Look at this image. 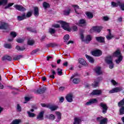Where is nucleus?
Instances as JSON below:
<instances>
[{
    "label": "nucleus",
    "mask_w": 124,
    "mask_h": 124,
    "mask_svg": "<svg viewBox=\"0 0 124 124\" xmlns=\"http://www.w3.org/2000/svg\"><path fill=\"white\" fill-rule=\"evenodd\" d=\"M113 57H117V58H118V59L115 60V62L118 64L123 61V56H122L121 51L119 48L113 53Z\"/></svg>",
    "instance_id": "nucleus-1"
},
{
    "label": "nucleus",
    "mask_w": 124,
    "mask_h": 124,
    "mask_svg": "<svg viewBox=\"0 0 124 124\" xmlns=\"http://www.w3.org/2000/svg\"><path fill=\"white\" fill-rule=\"evenodd\" d=\"M58 23L61 24L62 27V29L65 30V31H70V29H69V25L68 24V23L62 21H59Z\"/></svg>",
    "instance_id": "nucleus-2"
},
{
    "label": "nucleus",
    "mask_w": 124,
    "mask_h": 124,
    "mask_svg": "<svg viewBox=\"0 0 124 124\" xmlns=\"http://www.w3.org/2000/svg\"><path fill=\"white\" fill-rule=\"evenodd\" d=\"M100 107H101L103 114H106L107 113V110H108V106L106 103L104 102H101L99 104Z\"/></svg>",
    "instance_id": "nucleus-3"
},
{
    "label": "nucleus",
    "mask_w": 124,
    "mask_h": 124,
    "mask_svg": "<svg viewBox=\"0 0 124 124\" xmlns=\"http://www.w3.org/2000/svg\"><path fill=\"white\" fill-rule=\"evenodd\" d=\"M78 26H79L80 27H85L87 26V22L86 20L84 19H80L78 23H76Z\"/></svg>",
    "instance_id": "nucleus-4"
},
{
    "label": "nucleus",
    "mask_w": 124,
    "mask_h": 124,
    "mask_svg": "<svg viewBox=\"0 0 124 124\" xmlns=\"http://www.w3.org/2000/svg\"><path fill=\"white\" fill-rule=\"evenodd\" d=\"M92 54L93 56H94V57H99L102 55V52L99 49H97L92 51Z\"/></svg>",
    "instance_id": "nucleus-5"
},
{
    "label": "nucleus",
    "mask_w": 124,
    "mask_h": 124,
    "mask_svg": "<svg viewBox=\"0 0 124 124\" xmlns=\"http://www.w3.org/2000/svg\"><path fill=\"white\" fill-rule=\"evenodd\" d=\"M14 7L16 9V10H18V11H26V9L25 7H23L22 5H15Z\"/></svg>",
    "instance_id": "nucleus-6"
},
{
    "label": "nucleus",
    "mask_w": 124,
    "mask_h": 124,
    "mask_svg": "<svg viewBox=\"0 0 124 124\" xmlns=\"http://www.w3.org/2000/svg\"><path fill=\"white\" fill-rule=\"evenodd\" d=\"M46 90H47L46 87L40 88L36 90V93L39 94H42V93H44L46 92Z\"/></svg>",
    "instance_id": "nucleus-7"
},
{
    "label": "nucleus",
    "mask_w": 124,
    "mask_h": 124,
    "mask_svg": "<svg viewBox=\"0 0 124 124\" xmlns=\"http://www.w3.org/2000/svg\"><path fill=\"white\" fill-rule=\"evenodd\" d=\"M123 90V88L122 87H116L113 89H112L111 90H110L109 93H119V92H121Z\"/></svg>",
    "instance_id": "nucleus-8"
},
{
    "label": "nucleus",
    "mask_w": 124,
    "mask_h": 124,
    "mask_svg": "<svg viewBox=\"0 0 124 124\" xmlns=\"http://www.w3.org/2000/svg\"><path fill=\"white\" fill-rule=\"evenodd\" d=\"M38 121H43L44 120V111L40 112L37 116Z\"/></svg>",
    "instance_id": "nucleus-9"
},
{
    "label": "nucleus",
    "mask_w": 124,
    "mask_h": 124,
    "mask_svg": "<svg viewBox=\"0 0 124 124\" xmlns=\"http://www.w3.org/2000/svg\"><path fill=\"white\" fill-rule=\"evenodd\" d=\"M73 95L71 93L68 94L66 97L65 99L68 101V102H72L73 101Z\"/></svg>",
    "instance_id": "nucleus-10"
},
{
    "label": "nucleus",
    "mask_w": 124,
    "mask_h": 124,
    "mask_svg": "<svg viewBox=\"0 0 124 124\" xmlns=\"http://www.w3.org/2000/svg\"><path fill=\"white\" fill-rule=\"evenodd\" d=\"M98 101L96 99H91L88 102L86 103V105L90 106L92 104H94V103H97Z\"/></svg>",
    "instance_id": "nucleus-11"
},
{
    "label": "nucleus",
    "mask_w": 124,
    "mask_h": 124,
    "mask_svg": "<svg viewBox=\"0 0 124 124\" xmlns=\"http://www.w3.org/2000/svg\"><path fill=\"white\" fill-rule=\"evenodd\" d=\"M102 93V91L101 90H94L91 93V94L92 95H100Z\"/></svg>",
    "instance_id": "nucleus-12"
},
{
    "label": "nucleus",
    "mask_w": 124,
    "mask_h": 124,
    "mask_svg": "<svg viewBox=\"0 0 124 124\" xmlns=\"http://www.w3.org/2000/svg\"><path fill=\"white\" fill-rule=\"evenodd\" d=\"M8 27H9L8 24L5 23V22H2L0 24V30H6Z\"/></svg>",
    "instance_id": "nucleus-13"
},
{
    "label": "nucleus",
    "mask_w": 124,
    "mask_h": 124,
    "mask_svg": "<svg viewBox=\"0 0 124 124\" xmlns=\"http://www.w3.org/2000/svg\"><path fill=\"white\" fill-rule=\"evenodd\" d=\"M92 30L95 32L99 33L101 31V30H102V27L99 26H94L92 28Z\"/></svg>",
    "instance_id": "nucleus-14"
},
{
    "label": "nucleus",
    "mask_w": 124,
    "mask_h": 124,
    "mask_svg": "<svg viewBox=\"0 0 124 124\" xmlns=\"http://www.w3.org/2000/svg\"><path fill=\"white\" fill-rule=\"evenodd\" d=\"M105 62L108 64H110V63H112L113 62V59L112 56H108L105 58Z\"/></svg>",
    "instance_id": "nucleus-15"
},
{
    "label": "nucleus",
    "mask_w": 124,
    "mask_h": 124,
    "mask_svg": "<svg viewBox=\"0 0 124 124\" xmlns=\"http://www.w3.org/2000/svg\"><path fill=\"white\" fill-rule=\"evenodd\" d=\"M95 39L98 42H100V43H104V42H105L104 37L102 36L95 37Z\"/></svg>",
    "instance_id": "nucleus-16"
},
{
    "label": "nucleus",
    "mask_w": 124,
    "mask_h": 124,
    "mask_svg": "<svg viewBox=\"0 0 124 124\" xmlns=\"http://www.w3.org/2000/svg\"><path fill=\"white\" fill-rule=\"evenodd\" d=\"M47 108H48V109H50L51 111H56V110H57V109L59 108V107L56 105H49L47 107Z\"/></svg>",
    "instance_id": "nucleus-17"
},
{
    "label": "nucleus",
    "mask_w": 124,
    "mask_h": 124,
    "mask_svg": "<svg viewBox=\"0 0 124 124\" xmlns=\"http://www.w3.org/2000/svg\"><path fill=\"white\" fill-rule=\"evenodd\" d=\"M1 60L2 61H5L7 60V61L10 62L12 61V57L9 55H5L2 58Z\"/></svg>",
    "instance_id": "nucleus-18"
},
{
    "label": "nucleus",
    "mask_w": 124,
    "mask_h": 124,
    "mask_svg": "<svg viewBox=\"0 0 124 124\" xmlns=\"http://www.w3.org/2000/svg\"><path fill=\"white\" fill-rule=\"evenodd\" d=\"M34 16L35 17H38V15H39V10L38 9V7H34Z\"/></svg>",
    "instance_id": "nucleus-19"
},
{
    "label": "nucleus",
    "mask_w": 124,
    "mask_h": 124,
    "mask_svg": "<svg viewBox=\"0 0 124 124\" xmlns=\"http://www.w3.org/2000/svg\"><path fill=\"white\" fill-rule=\"evenodd\" d=\"M108 31L109 32L108 34L106 36V38L108 39V40H110L114 37V36H113L112 34H111V31L110 30V29L108 30Z\"/></svg>",
    "instance_id": "nucleus-20"
},
{
    "label": "nucleus",
    "mask_w": 124,
    "mask_h": 124,
    "mask_svg": "<svg viewBox=\"0 0 124 124\" xmlns=\"http://www.w3.org/2000/svg\"><path fill=\"white\" fill-rule=\"evenodd\" d=\"M18 21H22L23 20H25L26 19V14H22V16H17Z\"/></svg>",
    "instance_id": "nucleus-21"
},
{
    "label": "nucleus",
    "mask_w": 124,
    "mask_h": 124,
    "mask_svg": "<svg viewBox=\"0 0 124 124\" xmlns=\"http://www.w3.org/2000/svg\"><path fill=\"white\" fill-rule=\"evenodd\" d=\"M82 120L79 118L76 117L74 118V122L73 124H81Z\"/></svg>",
    "instance_id": "nucleus-22"
},
{
    "label": "nucleus",
    "mask_w": 124,
    "mask_h": 124,
    "mask_svg": "<svg viewBox=\"0 0 124 124\" xmlns=\"http://www.w3.org/2000/svg\"><path fill=\"white\" fill-rule=\"evenodd\" d=\"M95 71L98 75H100V74H102V71H101V68L100 67H98L95 68Z\"/></svg>",
    "instance_id": "nucleus-23"
},
{
    "label": "nucleus",
    "mask_w": 124,
    "mask_h": 124,
    "mask_svg": "<svg viewBox=\"0 0 124 124\" xmlns=\"http://www.w3.org/2000/svg\"><path fill=\"white\" fill-rule=\"evenodd\" d=\"M22 123L21 119H15L10 124H19Z\"/></svg>",
    "instance_id": "nucleus-24"
},
{
    "label": "nucleus",
    "mask_w": 124,
    "mask_h": 124,
    "mask_svg": "<svg viewBox=\"0 0 124 124\" xmlns=\"http://www.w3.org/2000/svg\"><path fill=\"white\" fill-rule=\"evenodd\" d=\"M78 62H79V63H80V64H82V65H86V64H87V62H86L85 60L82 58H79L78 59Z\"/></svg>",
    "instance_id": "nucleus-25"
},
{
    "label": "nucleus",
    "mask_w": 124,
    "mask_h": 124,
    "mask_svg": "<svg viewBox=\"0 0 124 124\" xmlns=\"http://www.w3.org/2000/svg\"><path fill=\"white\" fill-rule=\"evenodd\" d=\"M86 58L88 59V61L90 62L93 63L94 62V60H93V58L92 57L86 54L85 55Z\"/></svg>",
    "instance_id": "nucleus-26"
},
{
    "label": "nucleus",
    "mask_w": 124,
    "mask_h": 124,
    "mask_svg": "<svg viewBox=\"0 0 124 124\" xmlns=\"http://www.w3.org/2000/svg\"><path fill=\"white\" fill-rule=\"evenodd\" d=\"M120 2V1H117V3L113 1L111 2L112 7H118V6H119Z\"/></svg>",
    "instance_id": "nucleus-27"
},
{
    "label": "nucleus",
    "mask_w": 124,
    "mask_h": 124,
    "mask_svg": "<svg viewBox=\"0 0 124 124\" xmlns=\"http://www.w3.org/2000/svg\"><path fill=\"white\" fill-rule=\"evenodd\" d=\"M51 72L52 75L49 76V78H52V79H55V75H56V71L53 69H51Z\"/></svg>",
    "instance_id": "nucleus-28"
},
{
    "label": "nucleus",
    "mask_w": 124,
    "mask_h": 124,
    "mask_svg": "<svg viewBox=\"0 0 124 124\" xmlns=\"http://www.w3.org/2000/svg\"><path fill=\"white\" fill-rule=\"evenodd\" d=\"M55 114L57 116V118H58V122H60V120L62 118V113L61 112H60L59 111H56Z\"/></svg>",
    "instance_id": "nucleus-29"
},
{
    "label": "nucleus",
    "mask_w": 124,
    "mask_h": 124,
    "mask_svg": "<svg viewBox=\"0 0 124 124\" xmlns=\"http://www.w3.org/2000/svg\"><path fill=\"white\" fill-rule=\"evenodd\" d=\"M86 14L88 19H92V18H93V13L88 12L86 13Z\"/></svg>",
    "instance_id": "nucleus-30"
},
{
    "label": "nucleus",
    "mask_w": 124,
    "mask_h": 124,
    "mask_svg": "<svg viewBox=\"0 0 124 124\" xmlns=\"http://www.w3.org/2000/svg\"><path fill=\"white\" fill-rule=\"evenodd\" d=\"M91 40H92V36H91L90 35H88L86 36L85 42L87 44L90 43V42L91 41Z\"/></svg>",
    "instance_id": "nucleus-31"
},
{
    "label": "nucleus",
    "mask_w": 124,
    "mask_h": 124,
    "mask_svg": "<svg viewBox=\"0 0 124 124\" xmlns=\"http://www.w3.org/2000/svg\"><path fill=\"white\" fill-rule=\"evenodd\" d=\"M26 30L29 31H31V32H34V33H36V30L35 29H32L31 27H27L26 28Z\"/></svg>",
    "instance_id": "nucleus-32"
},
{
    "label": "nucleus",
    "mask_w": 124,
    "mask_h": 124,
    "mask_svg": "<svg viewBox=\"0 0 124 124\" xmlns=\"http://www.w3.org/2000/svg\"><path fill=\"white\" fill-rule=\"evenodd\" d=\"M118 105L119 107H124V98L123 99L121 100L120 102H118Z\"/></svg>",
    "instance_id": "nucleus-33"
},
{
    "label": "nucleus",
    "mask_w": 124,
    "mask_h": 124,
    "mask_svg": "<svg viewBox=\"0 0 124 124\" xmlns=\"http://www.w3.org/2000/svg\"><path fill=\"white\" fill-rule=\"evenodd\" d=\"M7 2V0H0V5H6Z\"/></svg>",
    "instance_id": "nucleus-34"
},
{
    "label": "nucleus",
    "mask_w": 124,
    "mask_h": 124,
    "mask_svg": "<svg viewBox=\"0 0 124 124\" xmlns=\"http://www.w3.org/2000/svg\"><path fill=\"white\" fill-rule=\"evenodd\" d=\"M107 122H108L107 118H105L100 120V124H107Z\"/></svg>",
    "instance_id": "nucleus-35"
},
{
    "label": "nucleus",
    "mask_w": 124,
    "mask_h": 124,
    "mask_svg": "<svg viewBox=\"0 0 124 124\" xmlns=\"http://www.w3.org/2000/svg\"><path fill=\"white\" fill-rule=\"evenodd\" d=\"M28 45H31V46H32V45L34 44V40L29 39L28 40Z\"/></svg>",
    "instance_id": "nucleus-36"
},
{
    "label": "nucleus",
    "mask_w": 124,
    "mask_h": 124,
    "mask_svg": "<svg viewBox=\"0 0 124 124\" xmlns=\"http://www.w3.org/2000/svg\"><path fill=\"white\" fill-rule=\"evenodd\" d=\"M27 114H28V116L30 118H34V117H35V114L31 112V111H28Z\"/></svg>",
    "instance_id": "nucleus-37"
},
{
    "label": "nucleus",
    "mask_w": 124,
    "mask_h": 124,
    "mask_svg": "<svg viewBox=\"0 0 124 124\" xmlns=\"http://www.w3.org/2000/svg\"><path fill=\"white\" fill-rule=\"evenodd\" d=\"M99 78H97V81H94L93 83L92 84L93 87L95 88V87H98V84L99 83V81H98Z\"/></svg>",
    "instance_id": "nucleus-38"
},
{
    "label": "nucleus",
    "mask_w": 124,
    "mask_h": 124,
    "mask_svg": "<svg viewBox=\"0 0 124 124\" xmlns=\"http://www.w3.org/2000/svg\"><path fill=\"white\" fill-rule=\"evenodd\" d=\"M73 7L75 8V11L77 14H79V13L77 11V9H79V6L78 5H73Z\"/></svg>",
    "instance_id": "nucleus-39"
},
{
    "label": "nucleus",
    "mask_w": 124,
    "mask_h": 124,
    "mask_svg": "<svg viewBox=\"0 0 124 124\" xmlns=\"http://www.w3.org/2000/svg\"><path fill=\"white\" fill-rule=\"evenodd\" d=\"M57 70L58 71V75H59V76H62V70L60 68H58Z\"/></svg>",
    "instance_id": "nucleus-40"
},
{
    "label": "nucleus",
    "mask_w": 124,
    "mask_h": 124,
    "mask_svg": "<svg viewBox=\"0 0 124 124\" xmlns=\"http://www.w3.org/2000/svg\"><path fill=\"white\" fill-rule=\"evenodd\" d=\"M43 7H44L45 9H46V8H49V7H50V5L46 2H44L43 3Z\"/></svg>",
    "instance_id": "nucleus-41"
},
{
    "label": "nucleus",
    "mask_w": 124,
    "mask_h": 124,
    "mask_svg": "<svg viewBox=\"0 0 124 124\" xmlns=\"http://www.w3.org/2000/svg\"><path fill=\"white\" fill-rule=\"evenodd\" d=\"M16 50H17V51H24V50H25V47H21L20 46H17L16 47Z\"/></svg>",
    "instance_id": "nucleus-42"
},
{
    "label": "nucleus",
    "mask_w": 124,
    "mask_h": 124,
    "mask_svg": "<svg viewBox=\"0 0 124 124\" xmlns=\"http://www.w3.org/2000/svg\"><path fill=\"white\" fill-rule=\"evenodd\" d=\"M55 115H54L53 114H51L48 116V119L51 120V121L55 120Z\"/></svg>",
    "instance_id": "nucleus-43"
},
{
    "label": "nucleus",
    "mask_w": 124,
    "mask_h": 124,
    "mask_svg": "<svg viewBox=\"0 0 124 124\" xmlns=\"http://www.w3.org/2000/svg\"><path fill=\"white\" fill-rule=\"evenodd\" d=\"M32 15V13L31 12H28L27 15H25V18H30V17H31V15Z\"/></svg>",
    "instance_id": "nucleus-44"
},
{
    "label": "nucleus",
    "mask_w": 124,
    "mask_h": 124,
    "mask_svg": "<svg viewBox=\"0 0 124 124\" xmlns=\"http://www.w3.org/2000/svg\"><path fill=\"white\" fill-rule=\"evenodd\" d=\"M49 32L50 33V34H53L56 32V30L53 29V28H49Z\"/></svg>",
    "instance_id": "nucleus-45"
},
{
    "label": "nucleus",
    "mask_w": 124,
    "mask_h": 124,
    "mask_svg": "<svg viewBox=\"0 0 124 124\" xmlns=\"http://www.w3.org/2000/svg\"><path fill=\"white\" fill-rule=\"evenodd\" d=\"M47 46L48 47H56V46H58V45H57V44L55 43H50L48 45H47Z\"/></svg>",
    "instance_id": "nucleus-46"
},
{
    "label": "nucleus",
    "mask_w": 124,
    "mask_h": 124,
    "mask_svg": "<svg viewBox=\"0 0 124 124\" xmlns=\"http://www.w3.org/2000/svg\"><path fill=\"white\" fill-rule=\"evenodd\" d=\"M73 82L74 84H78L80 82V79L79 78H74L73 79Z\"/></svg>",
    "instance_id": "nucleus-47"
},
{
    "label": "nucleus",
    "mask_w": 124,
    "mask_h": 124,
    "mask_svg": "<svg viewBox=\"0 0 124 124\" xmlns=\"http://www.w3.org/2000/svg\"><path fill=\"white\" fill-rule=\"evenodd\" d=\"M64 42H67L68 40H69V35L68 34L65 35L64 36Z\"/></svg>",
    "instance_id": "nucleus-48"
},
{
    "label": "nucleus",
    "mask_w": 124,
    "mask_h": 124,
    "mask_svg": "<svg viewBox=\"0 0 124 124\" xmlns=\"http://www.w3.org/2000/svg\"><path fill=\"white\" fill-rule=\"evenodd\" d=\"M119 6L121 9V10L124 11V2L122 3V2H120Z\"/></svg>",
    "instance_id": "nucleus-49"
},
{
    "label": "nucleus",
    "mask_w": 124,
    "mask_h": 124,
    "mask_svg": "<svg viewBox=\"0 0 124 124\" xmlns=\"http://www.w3.org/2000/svg\"><path fill=\"white\" fill-rule=\"evenodd\" d=\"M21 58H23V56L22 55H18L17 56H16L14 58V60L15 61H18L21 59Z\"/></svg>",
    "instance_id": "nucleus-50"
},
{
    "label": "nucleus",
    "mask_w": 124,
    "mask_h": 124,
    "mask_svg": "<svg viewBox=\"0 0 124 124\" xmlns=\"http://www.w3.org/2000/svg\"><path fill=\"white\" fill-rule=\"evenodd\" d=\"M14 5V3H9L7 4V6H6L5 7V9H7L8 8H9V7H11V6H12V5Z\"/></svg>",
    "instance_id": "nucleus-51"
},
{
    "label": "nucleus",
    "mask_w": 124,
    "mask_h": 124,
    "mask_svg": "<svg viewBox=\"0 0 124 124\" xmlns=\"http://www.w3.org/2000/svg\"><path fill=\"white\" fill-rule=\"evenodd\" d=\"M70 10V9H68V10L64 11V15H69Z\"/></svg>",
    "instance_id": "nucleus-52"
},
{
    "label": "nucleus",
    "mask_w": 124,
    "mask_h": 124,
    "mask_svg": "<svg viewBox=\"0 0 124 124\" xmlns=\"http://www.w3.org/2000/svg\"><path fill=\"white\" fill-rule=\"evenodd\" d=\"M120 115H124V107H121L120 109Z\"/></svg>",
    "instance_id": "nucleus-53"
},
{
    "label": "nucleus",
    "mask_w": 124,
    "mask_h": 124,
    "mask_svg": "<svg viewBox=\"0 0 124 124\" xmlns=\"http://www.w3.org/2000/svg\"><path fill=\"white\" fill-rule=\"evenodd\" d=\"M4 47L5 48H7V49H11L12 48L11 44H6L4 45Z\"/></svg>",
    "instance_id": "nucleus-54"
},
{
    "label": "nucleus",
    "mask_w": 124,
    "mask_h": 124,
    "mask_svg": "<svg viewBox=\"0 0 124 124\" xmlns=\"http://www.w3.org/2000/svg\"><path fill=\"white\" fill-rule=\"evenodd\" d=\"M10 34L11 36H12V37L14 38L16 37V36H17V33L15 31L11 32Z\"/></svg>",
    "instance_id": "nucleus-55"
},
{
    "label": "nucleus",
    "mask_w": 124,
    "mask_h": 124,
    "mask_svg": "<svg viewBox=\"0 0 124 124\" xmlns=\"http://www.w3.org/2000/svg\"><path fill=\"white\" fill-rule=\"evenodd\" d=\"M16 109H17L18 112H21V111H22V107H21V106H20V104H17Z\"/></svg>",
    "instance_id": "nucleus-56"
},
{
    "label": "nucleus",
    "mask_w": 124,
    "mask_h": 124,
    "mask_svg": "<svg viewBox=\"0 0 124 124\" xmlns=\"http://www.w3.org/2000/svg\"><path fill=\"white\" fill-rule=\"evenodd\" d=\"M16 42L18 43H23V42H24V39H21V38H18V39H16Z\"/></svg>",
    "instance_id": "nucleus-57"
},
{
    "label": "nucleus",
    "mask_w": 124,
    "mask_h": 124,
    "mask_svg": "<svg viewBox=\"0 0 124 124\" xmlns=\"http://www.w3.org/2000/svg\"><path fill=\"white\" fill-rule=\"evenodd\" d=\"M38 51H39V49H36L33 50L31 52V55H34V54H36V53H37V52H38Z\"/></svg>",
    "instance_id": "nucleus-58"
},
{
    "label": "nucleus",
    "mask_w": 124,
    "mask_h": 124,
    "mask_svg": "<svg viewBox=\"0 0 124 124\" xmlns=\"http://www.w3.org/2000/svg\"><path fill=\"white\" fill-rule=\"evenodd\" d=\"M72 29L73 30V31H77L78 30V28L77 27V26L72 27Z\"/></svg>",
    "instance_id": "nucleus-59"
},
{
    "label": "nucleus",
    "mask_w": 124,
    "mask_h": 124,
    "mask_svg": "<svg viewBox=\"0 0 124 124\" xmlns=\"http://www.w3.org/2000/svg\"><path fill=\"white\" fill-rule=\"evenodd\" d=\"M76 76H78V73H75L74 75H73L70 78L71 80L73 79V78H75V77H76Z\"/></svg>",
    "instance_id": "nucleus-60"
},
{
    "label": "nucleus",
    "mask_w": 124,
    "mask_h": 124,
    "mask_svg": "<svg viewBox=\"0 0 124 124\" xmlns=\"http://www.w3.org/2000/svg\"><path fill=\"white\" fill-rule=\"evenodd\" d=\"M111 82L112 84H113V85H114V86L118 84L117 82H116V81H115L114 79L111 80Z\"/></svg>",
    "instance_id": "nucleus-61"
},
{
    "label": "nucleus",
    "mask_w": 124,
    "mask_h": 124,
    "mask_svg": "<svg viewBox=\"0 0 124 124\" xmlns=\"http://www.w3.org/2000/svg\"><path fill=\"white\" fill-rule=\"evenodd\" d=\"M25 101L28 102L31 100V98L29 97H25Z\"/></svg>",
    "instance_id": "nucleus-62"
},
{
    "label": "nucleus",
    "mask_w": 124,
    "mask_h": 124,
    "mask_svg": "<svg viewBox=\"0 0 124 124\" xmlns=\"http://www.w3.org/2000/svg\"><path fill=\"white\" fill-rule=\"evenodd\" d=\"M53 27L54 28H58L60 27V24H55L54 25H53Z\"/></svg>",
    "instance_id": "nucleus-63"
},
{
    "label": "nucleus",
    "mask_w": 124,
    "mask_h": 124,
    "mask_svg": "<svg viewBox=\"0 0 124 124\" xmlns=\"http://www.w3.org/2000/svg\"><path fill=\"white\" fill-rule=\"evenodd\" d=\"M59 90L60 92H62V91H64V87H61L59 88Z\"/></svg>",
    "instance_id": "nucleus-64"
}]
</instances>
